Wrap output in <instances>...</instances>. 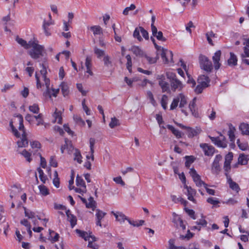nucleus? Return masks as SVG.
I'll return each instance as SVG.
<instances>
[{
  "label": "nucleus",
  "mask_w": 249,
  "mask_h": 249,
  "mask_svg": "<svg viewBox=\"0 0 249 249\" xmlns=\"http://www.w3.org/2000/svg\"><path fill=\"white\" fill-rule=\"evenodd\" d=\"M76 232L86 241H89L91 239H92V241H96V238L92 234L91 232L89 231L88 232L78 229L76 230Z\"/></svg>",
  "instance_id": "nucleus-8"
},
{
  "label": "nucleus",
  "mask_w": 249,
  "mask_h": 249,
  "mask_svg": "<svg viewBox=\"0 0 249 249\" xmlns=\"http://www.w3.org/2000/svg\"><path fill=\"white\" fill-rule=\"evenodd\" d=\"M20 192V189L18 188L17 186H13L10 195L11 198L16 196Z\"/></svg>",
  "instance_id": "nucleus-45"
},
{
  "label": "nucleus",
  "mask_w": 249,
  "mask_h": 249,
  "mask_svg": "<svg viewBox=\"0 0 249 249\" xmlns=\"http://www.w3.org/2000/svg\"><path fill=\"white\" fill-rule=\"evenodd\" d=\"M177 97L178 98H179V107L180 108L183 107L187 104L186 97L182 93L179 94Z\"/></svg>",
  "instance_id": "nucleus-34"
},
{
  "label": "nucleus",
  "mask_w": 249,
  "mask_h": 249,
  "mask_svg": "<svg viewBox=\"0 0 249 249\" xmlns=\"http://www.w3.org/2000/svg\"><path fill=\"white\" fill-rule=\"evenodd\" d=\"M37 170L39 174V177L40 179L43 183H45L47 179V178L46 176L44 175L43 170L40 167H38L37 169Z\"/></svg>",
  "instance_id": "nucleus-39"
},
{
  "label": "nucleus",
  "mask_w": 249,
  "mask_h": 249,
  "mask_svg": "<svg viewBox=\"0 0 249 249\" xmlns=\"http://www.w3.org/2000/svg\"><path fill=\"white\" fill-rule=\"evenodd\" d=\"M105 66L107 67H110L112 66V62L110 60V57L108 55H105L103 59Z\"/></svg>",
  "instance_id": "nucleus-52"
},
{
  "label": "nucleus",
  "mask_w": 249,
  "mask_h": 249,
  "mask_svg": "<svg viewBox=\"0 0 249 249\" xmlns=\"http://www.w3.org/2000/svg\"><path fill=\"white\" fill-rule=\"evenodd\" d=\"M20 154L22 155L26 160L27 161L30 162L32 160L31 158V154L30 152H28L26 150H23Z\"/></svg>",
  "instance_id": "nucleus-44"
},
{
  "label": "nucleus",
  "mask_w": 249,
  "mask_h": 249,
  "mask_svg": "<svg viewBox=\"0 0 249 249\" xmlns=\"http://www.w3.org/2000/svg\"><path fill=\"white\" fill-rule=\"evenodd\" d=\"M234 127H230V129L228 131V135L230 141L231 142H234L235 139V135H234Z\"/></svg>",
  "instance_id": "nucleus-53"
},
{
  "label": "nucleus",
  "mask_w": 249,
  "mask_h": 249,
  "mask_svg": "<svg viewBox=\"0 0 249 249\" xmlns=\"http://www.w3.org/2000/svg\"><path fill=\"white\" fill-rule=\"evenodd\" d=\"M189 174L193 178L196 186L200 187L202 186H203L204 187H206V186H208L207 184L201 179L200 176L196 173V171L195 169H190Z\"/></svg>",
  "instance_id": "nucleus-5"
},
{
  "label": "nucleus",
  "mask_w": 249,
  "mask_h": 249,
  "mask_svg": "<svg viewBox=\"0 0 249 249\" xmlns=\"http://www.w3.org/2000/svg\"><path fill=\"white\" fill-rule=\"evenodd\" d=\"M207 201L211 204L216 205L219 203V201L217 198L213 197H209L207 199Z\"/></svg>",
  "instance_id": "nucleus-64"
},
{
  "label": "nucleus",
  "mask_w": 249,
  "mask_h": 249,
  "mask_svg": "<svg viewBox=\"0 0 249 249\" xmlns=\"http://www.w3.org/2000/svg\"><path fill=\"white\" fill-rule=\"evenodd\" d=\"M94 52L98 58H100L101 56H105V55H106L104 51L98 48L97 47L94 48Z\"/></svg>",
  "instance_id": "nucleus-49"
},
{
  "label": "nucleus",
  "mask_w": 249,
  "mask_h": 249,
  "mask_svg": "<svg viewBox=\"0 0 249 249\" xmlns=\"http://www.w3.org/2000/svg\"><path fill=\"white\" fill-rule=\"evenodd\" d=\"M196 98H194L189 103V108L192 114L194 115L195 112V107L196 105Z\"/></svg>",
  "instance_id": "nucleus-46"
},
{
  "label": "nucleus",
  "mask_w": 249,
  "mask_h": 249,
  "mask_svg": "<svg viewBox=\"0 0 249 249\" xmlns=\"http://www.w3.org/2000/svg\"><path fill=\"white\" fill-rule=\"evenodd\" d=\"M155 20H156L155 16H152V18H151L152 23L151 25V27L152 33L153 34L155 33H156V32H157V27L154 25V22L155 21Z\"/></svg>",
  "instance_id": "nucleus-61"
},
{
  "label": "nucleus",
  "mask_w": 249,
  "mask_h": 249,
  "mask_svg": "<svg viewBox=\"0 0 249 249\" xmlns=\"http://www.w3.org/2000/svg\"><path fill=\"white\" fill-rule=\"evenodd\" d=\"M221 159L222 156L220 155H217L216 156L213 163L212 170L216 173H218L220 171L219 162Z\"/></svg>",
  "instance_id": "nucleus-15"
},
{
  "label": "nucleus",
  "mask_w": 249,
  "mask_h": 249,
  "mask_svg": "<svg viewBox=\"0 0 249 249\" xmlns=\"http://www.w3.org/2000/svg\"><path fill=\"white\" fill-rule=\"evenodd\" d=\"M159 85L162 89V91L163 92L169 90V85L165 80L159 81Z\"/></svg>",
  "instance_id": "nucleus-32"
},
{
  "label": "nucleus",
  "mask_w": 249,
  "mask_h": 249,
  "mask_svg": "<svg viewBox=\"0 0 249 249\" xmlns=\"http://www.w3.org/2000/svg\"><path fill=\"white\" fill-rule=\"evenodd\" d=\"M239 128L243 135H249V124L246 123H242L239 126Z\"/></svg>",
  "instance_id": "nucleus-29"
},
{
  "label": "nucleus",
  "mask_w": 249,
  "mask_h": 249,
  "mask_svg": "<svg viewBox=\"0 0 249 249\" xmlns=\"http://www.w3.org/2000/svg\"><path fill=\"white\" fill-rule=\"evenodd\" d=\"M62 93L64 97H67L70 93L69 87L67 83L63 82L60 85Z\"/></svg>",
  "instance_id": "nucleus-20"
},
{
  "label": "nucleus",
  "mask_w": 249,
  "mask_h": 249,
  "mask_svg": "<svg viewBox=\"0 0 249 249\" xmlns=\"http://www.w3.org/2000/svg\"><path fill=\"white\" fill-rule=\"evenodd\" d=\"M96 218H97V221H96V225L98 226H99L100 227L102 226L101 220L106 215V213L103 212L102 211H100L99 209H97L96 210Z\"/></svg>",
  "instance_id": "nucleus-24"
},
{
  "label": "nucleus",
  "mask_w": 249,
  "mask_h": 249,
  "mask_svg": "<svg viewBox=\"0 0 249 249\" xmlns=\"http://www.w3.org/2000/svg\"><path fill=\"white\" fill-rule=\"evenodd\" d=\"M167 127L176 136L177 138H180L182 137L181 132L178 129H176L173 126L168 124Z\"/></svg>",
  "instance_id": "nucleus-31"
},
{
  "label": "nucleus",
  "mask_w": 249,
  "mask_h": 249,
  "mask_svg": "<svg viewBox=\"0 0 249 249\" xmlns=\"http://www.w3.org/2000/svg\"><path fill=\"white\" fill-rule=\"evenodd\" d=\"M201 132L200 128H196V129H193L189 128L188 130V136L190 138H192L194 136L197 135Z\"/></svg>",
  "instance_id": "nucleus-30"
},
{
  "label": "nucleus",
  "mask_w": 249,
  "mask_h": 249,
  "mask_svg": "<svg viewBox=\"0 0 249 249\" xmlns=\"http://www.w3.org/2000/svg\"><path fill=\"white\" fill-rule=\"evenodd\" d=\"M146 95L147 98L149 99L150 103L153 105L155 106L156 104V102L154 98V96L152 93V92L150 90H148L146 92Z\"/></svg>",
  "instance_id": "nucleus-51"
},
{
  "label": "nucleus",
  "mask_w": 249,
  "mask_h": 249,
  "mask_svg": "<svg viewBox=\"0 0 249 249\" xmlns=\"http://www.w3.org/2000/svg\"><path fill=\"white\" fill-rule=\"evenodd\" d=\"M225 175L227 177L228 182L229 184L230 187L232 190H234L236 192L238 193L240 190L238 184L236 183L235 182L233 181L230 176L229 175H228L227 173H225Z\"/></svg>",
  "instance_id": "nucleus-16"
},
{
  "label": "nucleus",
  "mask_w": 249,
  "mask_h": 249,
  "mask_svg": "<svg viewBox=\"0 0 249 249\" xmlns=\"http://www.w3.org/2000/svg\"><path fill=\"white\" fill-rule=\"evenodd\" d=\"M136 8V6L134 4H131L129 7H126L123 11V14L124 15H127L129 11L130 10H133Z\"/></svg>",
  "instance_id": "nucleus-60"
},
{
  "label": "nucleus",
  "mask_w": 249,
  "mask_h": 249,
  "mask_svg": "<svg viewBox=\"0 0 249 249\" xmlns=\"http://www.w3.org/2000/svg\"><path fill=\"white\" fill-rule=\"evenodd\" d=\"M17 120L18 122L19 130L22 133L21 137L19 140H18L17 143L18 147H25L27 146L28 144V141L27 138L26 133L25 132L24 126L23 124V119L21 115L18 114L16 116L15 120Z\"/></svg>",
  "instance_id": "nucleus-1"
},
{
  "label": "nucleus",
  "mask_w": 249,
  "mask_h": 249,
  "mask_svg": "<svg viewBox=\"0 0 249 249\" xmlns=\"http://www.w3.org/2000/svg\"><path fill=\"white\" fill-rule=\"evenodd\" d=\"M248 161V156L244 154H240L238 158V163L241 165H246Z\"/></svg>",
  "instance_id": "nucleus-37"
},
{
  "label": "nucleus",
  "mask_w": 249,
  "mask_h": 249,
  "mask_svg": "<svg viewBox=\"0 0 249 249\" xmlns=\"http://www.w3.org/2000/svg\"><path fill=\"white\" fill-rule=\"evenodd\" d=\"M30 48H32V49L28 53L32 58L36 59L43 56V52L44 50L43 46L32 41H30Z\"/></svg>",
  "instance_id": "nucleus-2"
},
{
  "label": "nucleus",
  "mask_w": 249,
  "mask_h": 249,
  "mask_svg": "<svg viewBox=\"0 0 249 249\" xmlns=\"http://www.w3.org/2000/svg\"><path fill=\"white\" fill-rule=\"evenodd\" d=\"M184 188L187 190L188 199L189 200L196 203V199L194 198V196L196 194V191L191 187L188 186L186 185H184Z\"/></svg>",
  "instance_id": "nucleus-14"
},
{
  "label": "nucleus",
  "mask_w": 249,
  "mask_h": 249,
  "mask_svg": "<svg viewBox=\"0 0 249 249\" xmlns=\"http://www.w3.org/2000/svg\"><path fill=\"white\" fill-rule=\"evenodd\" d=\"M91 58L90 56H87L85 61V66L86 67V72L88 73L90 75H93V72L91 71V68L92 67L91 63Z\"/></svg>",
  "instance_id": "nucleus-23"
},
{
  "label": "nucleus",
  "mask_w": 249,
  "mask_h": 249,
  "mask_svg": "<svg viewBox=\"0 0 249 249\" xmlns=\"http://www.w3.org/2000/svg\"><path fill=\"white\" fill-rule=\"evenodd\" d=\"M62 112L60 110H58L57 108H55V111L53 113V116L54 118V120L53 121V123H54L57 122L58 124H62V117H61Z\"/></svg>",
  "instance_id": "nucleus-22"
},
{
  "label": "nucleus",
  "mask_w": 249,
  "mask_h": 249,
  "mask_svg": "<svg viewBox=\"0 0 249 249\" xmlns=\"http://www.w3.org/2000/svg\"><path fill=\"white\" fill-rule=\"evenodd\" d=\"M74 160L76 161L78 163H81L82 162V157L80 151L77 149H75L73 153Z\"/></svg>",
  "instance_id": "nucleus-33"
},
{
  "label": "nucleus",
  "mask_w": 249,
  "mask_h": 249,
  "mask_svg": "<svg viewBox=\"0 0 249 249\" xmlns=\"http://www.w3.org/2000/svg\"><path fill=\"white\" fill-rule=\"evenodd\" d=\"M167 100L168 96L167 95H162L161 100V104L164 109H166L167 108Z\"/></svg>",
  "instance_id": "nucleus-57"
},
{
  "label": "nucleus",
  "mask_w": 249,
  "mask_h": 249,
  "mask_svg": "<svg viewBox=\"0 0 249 249\" xmlns=\"http://www.w3.org/2000/svg\"><path fill=\"white\" fill-rule=\"evenodd\" d=\"M90 30L93 32L95 36L103 34V29L100 26L95 25L91 26L90 27Z\"/></svg>",
  "instance_id": "nucleus-27"
},
{
  "label": "nucleus",
  "mask_w": 249,
  "mask_h": 249,
  "mask_svg": "<svg viewBox=\"0 0 249 249\" xmlns=\"http://www.w3.org/2000/svg\"><path fill=\"white\" fill-rule=\"evenodd\" d=\"M200 66L201 68L208 72L213 70L212 62L205 55H200L199 57Z\"/></svg>",
  "instance_id": "nucleus-4"
},
{
  "label": "nucleus",
  "mask_w": 249,
  "mask_h": 249,
  "mask_svg": "<svg viewBox=\"0 0 249 249\" xmlns=\"http://www.w3.org/2000/svg\"><path fill=\"white\" fill-rule=\"evenodd\" d=\"M198 83L203 85L204 87H207L209 85L210 79L207 75H201L198 78Z\"/></svg>",
  "instance_id": "nucleus-17"
},
{
  "label": "nucleus",
  "mask_w": 249,
  "mask_h": 249,
  "mask_svg": "<svg viewBox=\"0 0 249 249\" xmlns=\"http://www.w3.org/2000/svg\"><path fill=\"white\" fill-rule=\"evenodd\" d=\"M125 57L127 60L126 68L128 69V70L130 72L131 71L132 67L131 58L129 54L127 55Z\"/></svg>",
  "instance_id": "nucleus-59"
},
{
  "label": "nucleus",
  "mask_w": 249,
  "mask_h": 249,
  "mask_svg": "<svg viewBox=\"0 0 249 249\" xmlns=\"http://www.w3.org/2000/svg\"><path fill=\"white\" fill-rule=\"evenodd\" d=\"M179 102V98H178V97L174 98L170 105V110H173L175 109L178 107Z\"/></svg>",
  "instance_id": "nucleus-58"
},
{
  "label": "nucleus",
  "mask_w": 249,
  "mask_h": 249,
  "mask_svg": "<svg viewBox=\"0 0 249 249\" xmlns=\"http://www.w3.org/2000/svg\"><path fill=\"white\" fill-rule=\"evenodd\" d=\"M143 57L146 59L148 63L150 64H154L157 62V59L156 58L151 57L147 55L146 54L144 55Z\"/></svg>",
  "instance_id": "nucleus-62"
},
{
  "label": "nucleus",
  "mask_w": 249,
  "mask_h": 249,
  "mask_svg": "<svg viewBox=\"0 0 249 249\" xmlns=\"http://www.w3.org/2000/svg\"><path fill=\"white\" fill-rule=\"evenodd\" d=\"M76 183L78 186L81 187H84V186H86L84 180L82 177L79 175H77L76 177Z\"/></svg>",
  "instance_id": "nucleus-43"
},
{
  "label": "nucleus",
  "mask_w": 249,
  "mask_h": 249,
  "mask_svg": "<svg viewBox=\"0 0 249 249\" xmlns=\"http://www.w3.org/2000/svg\"><path fill=\"white\" fill-rule=\"evenodd\" d=\"M196 223L197 226H193L192 228V230L194 229H197L198 231H200L201 227H205L207 225V222L203 217L199 219L196 222Z\"/></svg>",
  "instance_id": "nucleus-18"
},
{
  "label": "nucleus",
  "mask_w": 249,
  "mask_h": 249,
  "mask_svg": "<svg viewBox=\"0 0 249 249\" xmlns=\"http://www.w3.org/2000/svg\"><path fill=\"white\" fill-rule=\"evenodd\" d=\"M200 147L203 149L206 156H212L214 153V148L207 143H201Z\"/></svg>",
  "instance_id": "nucleus-10"
},
{
  "label": "nucleus",
  "mask_w": 249,
  "mask_h": 249,
  "mask_svg": "<svg viewBox=\"0 0 249 249\" xmlns=\"http://www.w3.org/2000/svg\"><path fill=\"white\" fill-rule=\"evenodd\" d=\"M39 107L37 104H34L29 107V110L33 113L38 114L39 112Z\"/></svg>",
  "instance_id": "nucleus-40"
},
{
  "label": "nucleus",
  "mask_w": 249,
  "mask_h": 249,
  "mask_svg": "<svg viewBox=\"0 0 249 249\" xmlns=\"http://www.w3.org/2000/svg\"><path fill=\"white\" fill-rule=\"evenodd\" d=\"M179 62L180 63V66L183 68V69L186 71L187 75H188V77L189 78V79L188 80V83L192 84V87H194L195 85H196L195 81L193 79L190 78V75H189L188 73L186 65L182 61V60H180Z\"/></svg>",
  "instance_id": "nucleus-26"
},
{
  "label": "nucleus",
  "mask_w": 249,
  "mask_h": 249,
  "mask_svg": "<svg viewBox=\"0 0 249 249\" xmlns=\"http://www.w3.org/2000/svg\"><path fill=\"white\" fill-rule=\"evenodd\" d=\"M230 57L228 60V64L229 66H236L237 65V58L236 56L233 53L231 52Z\"/></svg>",
  "instance_id": "nucleus-28"
},
{
  "label": "nucleus",
  "mask_w": 249,
  "mask_h": 249,
  "mask_svg": "<svg viewBox=\"0 0 249 249\" xmlns=\"http://www.w3.org/2000/svg\"><path fill=\"white\" fill-rule=\"evenodd\" d=\"M41 66L42 67V69L40 70V72L46 88V90L43 92V94L45 97H49L51 98V94L50 90V79L46 77L47 71L46 68L43 64L41 65Z\"/></svg>",
  "instance_id": "nucleus-3"
},
{
  "label": "nucleus",
  "mask_w": 249,
  "mask_h": 249,
  "mask_svg": "<svg viewBox=\"0 0 249 249\" xmlns=\"http://www.w3.org/2000/svg\"><path fill=\"white\" fill-rule=\"evenodd\" d=\"M38 188L40 194L44 196H46L49 194V190L44 185H39Z\"/></svg>",
  "instance_id": "nucleus-47"
},
{
  "label": "nucleus",
  "mask_w": 249,
  "mask_h": 249,
  "mask_svg": "<svg viewBox=\"0 0 249 249\" xmlns=\"http://www.w3.org/2000/svg\"><path fill=\"white\" fill-rule=\"evenodd\" d=\"M243 50V52L241 54L242 62L249 65V59H246V57H249V48L244 47Z\"/></svg>",
  "instance_id": "nucleus-19"
},
{
  "label": "nucleus",
  "mask_w": 249,
  "mask_h": 249,
  "mask_svg": "<svg viewBox=\"0 0 249 249\" xmlns=\"http://www.w3.org/2000/svg\"><path fill=\"white\" fill-rule=\"evenodd\" d=\"M161 57L165 63H168L172 61L173 53L171 51L162 48L161 50Z\"/></svg>",
  "instance_id": "nucleus-7"
},
{
  "label": "nucleus",
  "mask_w": 249,
  "mask_h": 249,
  "mask_svg": "<svg viewBox=\"0 0 249 249\" xmlns=\"http://www.w3.org/2000/svg\"><path fill=\"white\" fill-rule=\"evenodd\" d=\"M95 143V140L94 138H91L89 139V144H90V152H91V158L92 160H94V156H93V153H94V145Z\"/></svg>",
  "instance_id": "nucleus-41"
},
{
  "label": "nucleus",
  "mask_w": 249,
  "mask_h": 249,
  "mask_svg": "<svg viewBox=\"0 0 249 249\" xmlns=\"http://www.w3.org/2000/svg\"><path fill=\"white\" fill-rule=\"evenodd\" d=\"M119 120H118L116 118L113 117L111 119V121L109 124V126L110 128H113L115 126L119 125Z\"/></svg>",
  "instance_id": "nucleus-50"
},
{
  "label": "nucleus",
  "mask_w": 249,
  "mask_h": 249,
  "mask_svg": "<svg viewBox=\"0 0 249 249\" xmlns=\"http://www.w3.org/2000/svg\"><path fill=\"white\" fill-rule=\"evenodd\" d=\"M170 85L172 90L176 91L177 90H181L183 87V84L178 78L170 82Z\"/></svg>",
  "instance_id": "nucleus-13"
},
{
  "label": "nucleus",
  "mask_w": 249,
  "mask_h": 249,
  "mask_svg": "<svg viewBox=\"0 0 249 249\" xmlns=\"http://www.w3.org/2000/svg\"><path fill=\"white\" fill-rule=\"evenodd\" d=\"M166 74L167 78L169 80L170 82L177 78L176 73L173 72L167 71Z\"/></svg>",
  "instance_id": "nucleus-56"
},
{
  "label": "nucleus",
  "mask_w": 249,
  "mask_h": 249,
  "mask_svg": "<svg viewBox=\"0 0 249 249\" xmlns=\"http://www.w3.org/2000/svg\"><path fill=\"white\" fill-rule=\"evenodd\" d=\"M211 140L216 145L219 147L225 148L227 146V142L225 138L221 136V137H213L209 136Z\"/></svg>",
  "instance_id": "nucleus-6"
},
{
  "label": "nucleus",
  "mask_w": 249,
  "mask_h": 249,
  "mask_svg": "<svg viewBox=\"0 0 249 249\" xmlns=\"http://www.w3.org/2000/svg\"><path fill=\"white\" fill-rule=\"evenodd\" d=\"M95 202L93 200V198L90 196L89 199V202H86V205L88 208H91L93 210L95 207Z\"/></svg>",
  "instance_id": "nucleus-48"
},
{
  "label": "nucleus",
  "mask_w": 249,
  "mask_h": 249,
  "mask_svg": "<svg viewBox=\"0 0 249 249\" xmlns=\"http://www.w3.org/2000/svg\"><path fill=\"white\" fill-rule=\"evenodd\" d=\"M221 55V52L219 50L216 51L214 55L213 56V61L214 64V67L215 70H217L221 66V64L219 62L220 57Z\"/></svg>",
  "instance_id": "nucleus-11"
},
{
  "label": "nucleus",
  "mask_w": 249,
  "mask_h": 249,
  "mask_svg": "<svg viewBox=\"0 0 249 249\" xmlns=\"http://www.w3.org/2000/svg\"><path fill=\"white\" fill-rule=\"evenodd\" d=\"M66 214L69 221L71 223V228H73L77 223V218L76 216L70 213V210L66 211Z\"/></svg>",
  "instance_id": "nucleus-21"
},
{
  "label": "nucleus",
  "mask_w": 249,
  "mask_h": 249,
  "mask_svg": "<svg viewBox=\"0 0 249 249\" xmlns=\"http://www.w3.org/2000/svg\"><path fill=\"white\" fill-rule=\"evenodd\" d=\"M25 211V215L26 216L28 217L29 218H33L35 217V213L28 210L26 209V208H24Z\"/></svg>",
  "instance_id": "nucleus-63"
},
{
  "label": "nucleus",
  "mask_w": 249,
  "mask_h": 249,
  "mask_svg": "<svg viewBox=\"0 0 249 249\" xmlns=\"http://www.w3.org/2000/svg\"><path fill=\"white\" fill-rule=\"evenodd\" d=\"M185 158L186 159L185 164V166L187 167H189L191 164L193 163L195 160V158L193 156H186Z\"/></svg>",
  "instance_id": "nucleus-38"
},
{
  "label": "nucleus",
  "mask_w": 249,
  "mask_h": 249,
  "mask_svg": "<svg viewBox=\"0 0 249 249\" xmlns=\"http://www.w3.org/2000/svg\"><path fill=\"white\" fill-rule=\"evenodd\" d=\"M16 41L18 44H19L21 46L25 49H28L30 48V41L28 43H27L25 40L18 37H17Z\"/></svg>",
  "instance_id": "nucleus-35"
},
{
  "label": "nucleus",
  "mask_w": 249,
  "mask_h": 249,
  "mask_svg": "<svg viewBox=\"0 0 249 249\" xmlns=\"http://www.w3.org/2000/svg\"><path fill=\"white\" fill-rule=\"evenodd\" d=\"M42 114L39 113L38 115L36 116H34L35 119L36 121V125L37 126L42 125L43 127L40 128L41 130H45V129L48 128L50 127V124L45 123L43 119L42 118Z\"/></svg>",
  "instance_id": "nucleus-9"
},
{
  "label": "nucleus",
  "mask_w": 249,
  "mask_h": 249,
  "mask_svg": "<svg viewBox=\"0 0 249 249\" xmlns=\"http://www.w3.org/2000/svg\"><path fill=\"white\" fill-rule=\"evenodd\" d=\"M127 222L132 226L134 227H139L140 226L142 225L144 223V221L143 220H140L138 221H134L132 220L129 218H128Z\"/></svg>",
  "instance_id": "nucleus-36"
},
{
  "label": "nucleus",
  "mask_w": 249,
  "mask_h": 249,
  "mask_svg": "<svg viewBox=\"0 0 249 249\" xmlns=\"http://www.w3.org/2000/svg\"><path fill=\"white\" fill-rule=\"evenodd\" d=\"M140 32L141 33V30H140V27L136 28L133 33V36L135 38H137L139 41H141L142 40V38L140 35Z\"/></svg>",
  "instance_id": "nucleus-54"
},
{
  "label": "nucleus",
  "mask_w": 249,
  "mask_h": 249,
  "mask_svg": "<svg viewBox=\"0 0 249 249\" xmlns=\"http://www.w3.org/2000/svg\"><path fill=\"white\" fill-rule=\"evenodd\" d=\"M111 213L115 217L116 221L119 222L120 224L124 223L125 220L127 221L128 217L122 212H114L112 211Z\"/></svg>",
  "instance_id": "nucleus-12"
},
{
  "label": "nucleus",
  "mask_w": 249,
  "mask_h": 249,
  "mask_svg": "<svg viewBox=\"0 0 249 249\" xmlns=\"http://www.w3.org/2000/svg\"><path fill=\"white\" fill-rule=\"evenodd\" d=\"M152 35L154 36H155L157 39L159 40H160V41H166V38L163 37V34L162 33V32L161 31H158V30L157 29V32L156 33H155V34H152Z\"/></svg>",
  "instance_id": "nucleus-42"
},
{
  "label": "nucleus",
  "mask_w": 249,
  "mask_h": 249,
  "mask_svg": "<svg viewBox=\"0 0 249 249\" xmlns=\"http://www.w3.org/2000/svg\"><path fill=\"white\" fill-rule=\"evenodd\" d=\"M130 51H132L136 56L139 57H143L145 54L143 51L137 46H132L130 49Z\"/></svg>",
  "instance_id": "nucleus-25"
},
{
  "label": "nucleus",
  "mask_w": 249,
  "mask_h": 249,
  "mask_svg": "<svg viewBox=\"0 0 249 249\" xmlns=\"http://www.w3.org/2000/svg\"><path fill=\"white\" fill-rule=\"evenodd\" d=\"M30 145L32 149L37 150L41 147V144L38 141H33L30 142Z\"/></svg>",
  "instance_id": "nucleus-55"
}]
</instances>
